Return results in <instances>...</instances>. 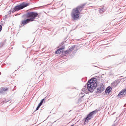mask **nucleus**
<instances>
[{
  "instance_id": "nucleus-15",
  "label": "nucleus",
  "mask_w": 126,
  "mask_h": 126,
  "mask_svg": "<svg viewBox=\"0 0 126 126\" xmlns=\"http://www.w3.org/2000/svg\"><path fill=\"white\" fill-rule=\"evenodd\" d=\"M69 50V49H68L67 50L65 51L64 52L65 53V54H68L70 52Z\"/></svg>"
},
{
  "instance_id": "nucleus-3",
  "label": "nucleus",
  "mask_w": 126,
  "mask_h": 126,
  "mask_svg": "<svg viewBox=\"0 0 126 126\" xmlns=\"http://www.w3.org/2000/svg\"><path fill=\"white\" fill-rule=\"evenodd\" d=\"M30 3H27L26 2H23L20 3L19 5H17L14 7L13 10L12 11V13L15 12L17 11L22 9L24 8L29 5Z\"/></svg>"
},
{
  "instance_id": "nucleus-19",
  "label": "nucleus",
  "mask_w": 126,
  "mask_h": 126,
  "mask_svg": "<svg viewBox=\"0 0 126 126\" xmlns=\"http://www.w3.org/2000/svg\"><path fill=\"white\" fill-rule=\"evenodd\" d=\"M8 17V16L7 15H6L5 16V19H6V18H7Z\"/></svg>"
},
{
  "instance_id": "nucleus-25",
  "label": "nucleus",
  "mask_w": 126,
  "mask_h": 126,
  "mask_svg": "<svg viewBox=\"0 0 126 126\" xmlns=\"http://www.w3.org/2000/svg\"><path fill=\"white\" fill-rule=\"evenodd\" d=\"M2 46L1 45H0V47H1Z\"/></svg>"
},
{
  "instance_id": "nucleus-13",
  "label": "nucleus",
  "mask_w": 126,
  "mask_h": 126,
  "mask_svg": "<svg viewBox=\"0 0 126 126\" xmlns=\"http://www.w3.org/2000/svg\"><path fill=\"white\" fill-rule=\"evenodd\" d=\"M75 47V46H71L70 48H68L70 52L73 50Z\"/></svg>"
},
{
  "instance_id": "nucleus-24",
  "label": "nucleus",
  "mask_w": 126,
  "mask_h": 126,
  "mask_svg": "<svg viewBox=\"0 0 126 126\" xmlns=\"http://www.w3.org/2000/svg\"><path fill=\"white\" fill-rule=\"evenodd\" d=\"M62 5V4H60V5H59V6H61Z\"/></svg>"
},
{
  "instance_id": "nucleus-10",
  "label": "nucleus",
  "mask_w": 126,
  "mask_h": 126,
  "mask_svg": "<svg viewBox=\"0 0 126 126\" xmlns=\"http://www.w3.org/2000/svg\"><path fill=\"white\" fill-rule=\"evenodd\" d=\"M111 88L110 87H108L105 90V92L106 93H109L110 92V91L111 90Z\"/></svg>"
},
{
  "instance_id": "nucleus-6",
  "label": "nucleus",
  "mask_w": 126,
  "mask_h": 126,
  "mask_svg": "<svg viewBox=\"0 0 126 126\" xmlns=\"http://www.w3.org/2000/svg\"><path fill=\"white\" fill-rule=\"evenodd\" d=\"M126 96V88L121 91L117 95L118 97H121Z\"/></svg>"
},
{
  "instance_id": "nucleus-2",
  "label": "nucleus",
  "mask_w": 126,
  "mask_h": 126,
  "mask_svg": "<svg viewBox=\"0 0 126 126\" xmlns=\"http://www.w3.org/2000/svg\"><path fill=\"white\" fill-rule=\"evenodd\" d=\"M85 5V4H82L73 9L71 13V16L73 20H77L79 18V15L80 12L82 10Z\"/></svg>"
},
{
  "instance_id": "nucleus-9",
  "label": "nucleus",
  "mask_w": 126,
  "mask_h": 126,
  "mask_svg": "<svg viewBox=\"0 0 126 126\" xmlns=\"http://www.w3.org/2000/svg\"><path fill=\"white\" fill-rule=\"evenodd\" d=\"M30 21H31L29 18L27 19L26 20H22L21 21L22 24L23 25H26Z\"/></svg>"
},
{
  "instance_id": "nucleus-22",
  "label": "nucleus",
  "mask_w": 126,
  "mask_h": 126,
  "mask_svg": "<svg viewBox=\"0 0 126 126\" xmlns=\"http://www.w3.org/2000/svg\"><path fill=\"white\" fill-rule=\"evenodd\" d=\"M117 65V64L116 65H115L114 66V67H116Z\"/></svg>"
},
{
  "instance_id": "nucleus-16",
  "label": "nucleus",
  "mask_w": 126,
  "mask_h": 126,
  "mask_svg": "<svg viewBox=\"0 0 126 126\" xmlns=\"http://www.w3.org/2000/svg\"><path fill=\"white\" fill-rule=\"evenodd\" d=\"M103 91L102 90H101L100 89V88H98L97 89V92L98 93H100L101 92Z\"/></svg>"
},
{
  "instance_id": "nucleus-26",
  "label": "nucleus",
  "mask_w": 126,
  "mask_h": 126,
  "mask_svg": "<svg viewBox=\"0 0 126 126\" xmlns=\"http://www.w3.org/2000/svg\"><path fill=\"white\" fill-rule=\"evenodd\" d=\"M126 105V104H125L124 106V107H125V106Z\"/></svg>"
},
{
  "instance_id": "nucleus-5",
  "label": "nucleus",
  "mask_w": 126,
  "mask_h": 126,
  "mask_svg": "<svg viewBox=\"0 0 126 126\" xmlns=\"http://www.w3.org/2000/svg\"><path fill=\"white\" fill-rule=\"evenodd\" d=\"M96 111H94L89 113L87 116V117L84 119V123L86 124L87 123L88 121L90 120L93 117V115L95 114Z\"/></svg>"
},
{
  "instance_id": "nucleus-11",
  "label": "nucleus",
  "mask_w": 126,
  "mask_h": 126,
  "mask_svg": "<svg viewBox=\"0 0 126 126\" xmlns=\"http://www.w3.org/2000/svg\"><path fill=\"white\" fill-rule=\"evenodd\" d=\"M100 89L101 90L103 91L104 90V89L105 88L104 85L102 83H101L100 85V87H99Z\"/></svg>"
},
{
  "instance_id": "nucleus-20",
  "label": "nucleus",
  "mask_w": 126,
  "mask_h": 126,
  "mask_svg": "<svg viewBox=\"0 0 126 126\" xmlns=\"http://www.w3.org/2000/svg\"><path fill=\"white\" fill-rule=\"evenodd\" d=\"M11 11H10L9 12V13L10 14L11 13Z\"/></svg>"
},
{
  "instance_id": "nucleus-1",
  "label": "nucleus",
  "mask_w": 126,
  "mask_h": 126,
  "mask_svg": "<svg viewBox=\"0 0 126 126\" xmlns=\"http://www.w3.org/2000/svg\"><path fill=\"white\" fill-rule=\"evenodd\" d=\"M96 80L95 78L92 79L88 81L82 90V91L85 93H87L88 91L93 92L97 86Z\"/></svg>"
},
{
  "instance_id": "nucleus-7",
  "label": "nucleus",
  "mask_w": 126,
  "mask_h": 126,
  "mask_svg": "<svg viewBox=\"0 0 126 126\" xmlns=\"http://www.w3.org/2000/svg\"><path fill=\"white\" fill-rule=\"evenodd\" d=\"M64 48V46H63L62 47L58 49L56 51V54H60L63 53Z\"/></svg>"
},
{
  "instance_id": "nucleus-21",
  "label": "nucleus",
  "mask_w": 126,
  "mask_h": 126,
  "mask_svg": "<svg viewBox=\"0 0 126 126\" xmlns=\"http://www.w3.org/2000/svg\"><path fill=\"white\" fill-rule=\"evenodd\" d=\"M60 4V3H59V2H57L56 3V4H57V5L58 4Z\"/></svg>"
},
{
  "instance_id": "nucleus-23",
  "label": "nucleus",
  "mask_w": 126,
  "mask_h": 126,
  "mask_svg": "<svg viewBox=\"0 0 126 126\" xmlns=\"http://www.w3.org/2000/svg\"><path fill=\"white\" fill-rule=\"evenodd\" d=\"M111 126H115V124L112 125Z\"/></svg>"
},
{
  "instance_id": "nucleus-12",
  "label": "nucleus",
  "mask_w": 126,
  "mask_h": 126,
  "mask_svg": "<svg viewBox=\"0 0 126 126\" xmlns=\"http://www.w3.org/2000/svg\"><path fill=\"white\" fill-rule=\"evenodd\" d=\"M46 97H45L41 100L40 103L39 104L41 106L43 103H44L45 102V100H46Z\"/></svg>"
},
{
  "instance_id": "nucleus-18",
  "label": "nucleus",
  "mask_w": 126,
  "mask_h": 126,
  "mask_svg": "<svg viewBox=\"0 0 126 126\" xmlns=\"http://www.w3.org/2000/svg\"><path fill=\"white\" fill-rule=\"evenodd\" d=\"M2 26L0 25V32L2 30Z\"/></svg>"
},
{
  "instance_id": "nucleus-8",
  "label": "nucleus",
  "mask_w": 126,
  "mask_h": 126,
  "mask_svg": "<svg viewBox=\"0 0 126 126\" xmlns=\"http://www.w3.org/2000/svg\"><path fill=\"white\" fill-rule=\"evenodd\" d=\"M9 89V88L3 87L0 89V93L1 94H3L5 91H8Z\"/></svg>"
},
{
  "instance_id": "nucleus-17",
  "label": "nucleus",
  "mask_w": 126,
  "mask_h": 126,
  "mask_svg": "<svg viewBox=\"0 0 126 126\" xmlns=\"http://www.w3.org/2000/svg\"><path fill=\"white\" fill-rule=\"evenodd\" d=\"M41 106L39 104H38V106H37V107L36 110H38L40 107Z\"/></svg>"
},
{
  "instance_id": "nucleus-4",
  "label": "nucleus",
  "mask_w": 126,
  "mask_h": 126,
  "mask_svg": "<svg viewBox=\"0 0 126 126\" xmlns=\"http://www.w3.org/2000/svg\"><path fill=\"white\" fill-rule=\"evenodd\" d=\"M25 16L27 17H30L29 18L31 21H32L35 19V18L38 16V18L39 17V15H38V14L34 12H28L25 15Z\"/></svg>"
},
{
  "instance_id": "nucleus-27",
  "label": "nucleus",
  "mask_w": 126,
  "mask_h": 126,
  "mask_svg": "<svg viewBox=\"0 0 126 126\" xmlns=\"http://www.w3.org/2000/svg\"><path fill=\"white\" fill-rule=\"evenodd\" d=\"M71 111V110H70L69 112H70Z\"/></svg>"
},
{
  "instance_id": "nucleus-14",
  "label": "nucleus",
  "mask_w": 126,
  "mask_h": 126,
  "mask_svg": "<svg viewBox=\"0 0 126 126\" xmlns=\"http://www.w3.org/2000/svg\"><path fill=\"white\" fill-rule=\"evenodd\" d=\"M104 11V9L103 8H101L100 9L99 12L100 13H103Z\"/></svg>"
}]
</instances>
